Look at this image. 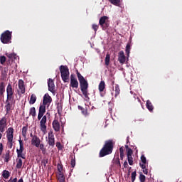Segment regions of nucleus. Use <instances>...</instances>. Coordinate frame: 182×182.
I'll return each mask as SVG.
<instances>
[{"label": "nucleus", "mask_w": 182, "mask_h": 182, "mask_svg": "<svg viewBox=\"0 0 182 182\" xmlns=\"http://www.w3.org/2000/svg\"><path fill=\"white\" fill-rule=\"evenodd\" d=\"M11 178L8 182H12V181H11Z\"/></svg>", "instance_id": "69168bd1"}, {"label": "nucleus", "mask_w": 182, "mask_h": 182, "mask_svg": "<svg viewBox=\"0 0 182 182\" xmlns=\"http://www.w3.org/2000/svg\"><path fill=\"white\" fill-rule=\"evenodd\" d=\"M142 169H143L144 174H148L149 171L147 169H146V168H142Z\"/></svg>", "instance_id": "5fc2aeb1"}, {"label": "nucleus", "mask_w": 182, "mask_h": 182, "mask_svg": "<svg viewBox=\"0 0 182 182\" xmlns=\"http://www.w3.org/2000/svg\"><path fill=\"white\" fill-rule=\"evenodd\" d=\"M0 41L4 45L12 43V31L6 30L4 33H2L0 37Z\"/></svg>", "instance_id": "20e7f679"}, {"label": "nucleus", "mask_w": 182, "mask_h": 182, "mask_svg": "<svg viewBox=\"0 0 182 182\" xmlns=\"http://www.w3.org/2000/svg\"><path fill=\"white\" fill-rule=\"evenodd\" d=\"M130 49H132V48H131L130 43H128L127 44L126 49H125V52H126L127 56H129V55H130Z\"/></svg>", "instance_id": "473e14b6"}, {"label": "nucleus", "mask_w": 182, "mask_h": 182, "mask_svg": "<svg viewBox=\"0 0 182 182\" xmlns=\"http://www.w3.org/2000/svg\"><path fill=\"white\" fill-rule=\"evenodd\" d=\"M18 141L20 148L19 149H16L17 157L18 159H23L25 160V159H26V155L23 154V150H25V148L23 147V141H22L21 139H19Z\"/></svg>", "instance_id": "0eeeda50"}, {"label": "nucleus", "mask_w": 182, "mask_h": 182, "mask_svg": "<svg viewBox=\"0 0 182 182\" xmlns=\"http://www.w3.org/2000/svg\"><path fill=\"white\" fill-rule=\"evenodd\" d=\"M7 146L9 149H12L14 146V139H7Z\"/></svg>", "instance_id": "e433bc0d"}, {"label": "nucleus", "mask_w": 182, "mask_h": 182, "mask_svg": "<svg viewBox=\"0 0 182 182\" xmlns=\"http://www.w3.org/2000/svg\"><path fill=\"white\" fill-rule=\"evenodd\" d=\"M5 62H6V57H5L4 55H2L0 57V63L1 65H4V63H5Z\"/></svg>", "instance_id": "a19ab883"}, {"label": "nucleus", "mask_w": 182, "mask_h": 182, "mask_svg": "<svg viewBox=\"0 0 182 182\" xmlns=\"http://www.w3.org/2000/svg\"><path fill=\"white\" fill-rule=\"evenodd\" d=\"M118 61L121 65H123L126 62V55H124V52L123 50H121L119 53Z\"/></svg>", "instance_id": "4468645a"}, {"label": "nucleus", "mask_w": 182, "mask_h": 182, "mask_svg": "<svg viewBox=\"0 0 182 182\" xmlns=\"http://www.w3.org/2000/svg\"><path fill=\"white\" fill-rule=\"evenodd\" d=\"M48 159H44V160H43V161H41V164H42V166H43L44 167H46V164H48Z\"/></svg>", "instance_id": "09e8293b"}, {"label": "nucleus", "mask_w": 182, "mask_h": 182, "mask_svg": "<svg viewBox=\"0 0 182 182\" xmlns=\"http://www.w3.org/2000/svg\"><path fill=\"white\" fill-rule=\"evenodd\" d=\"M2 79H6V76H8V70L4 68V70L1 72Z\"/></svg>", "instance_id": "72a5a7b5"}, {"label": "nucleus", "mask_w": 182, "mask_h": 182, "mask_svg": "<svg viewBox=\"0 0 182 182\" xmlns=\"http://www.w3.org/2000/svg\"><path fill=\"white\" fill-rule=\"evenodd\" d=\"M36 99H37L36 95L35 94H32L30 97L29 104L35 105V103L36 102Z\"/></svg>", "instance_id": "b1692460"}, {"label": "nucleus", "mask_w": 182, "mask_h": 182, "mask_svg": "<svg viewBox=\"0 0 182 182\" xmlns=\"http://www.w3.org/2000/svg\"><path fill=\"white\" fill-rule=\"evenodd\" d=\"M16 168H22V164H23V162H22V159H16Z\"/></svg>", "instance_id": "2f4dec72"}, {"label": "nucleus", "mask_w": 182, "mask_h": 182, "mask_svg": "<svg viewBox=\"0 0 182 182\" xmlns=\"http://www.w3.org/2000/svg\"><path fill=\"white\" fill-rule=\"evenodd\" d=\"M127 160H128L129 166H133V157L127 156Z\"/></svg>", "instance_id": "c03bdc74"}, {"label": "nucleus", "mask_w": 182, "mask_h": 182, "mask_svg": "<svg viewBox=\"0 0 182 182\" xmlns=\"http://www.w3.org/2000/svg\"><path fill=\"white\" fill-rule=\"evenodd\" d=\"M48 86L49 92H51V93H55V82L51 78H49L48 81Z\"/></svg>", "instance_id": "ddd939ff"}, {"label": "nucleus", "mask_w": 182, "mask_h": 182, "mask_svg": "<svg viewBox=\"0 0 182 182\" xmlns=\"http://www.w3.org/2000/svg\"><path fill=\"white\" fill-rule=\"evenodd\" d=\"M60 72L63 82L66 83L69 80V68L66 65H61L60 67Z\"/></svg>", "instance_id": "39448f33"}, {"label": "nucleus", "mask_w": 182, "mask_h": 182, "mask_svg": "<svg viewBox=\"0 0 182 182\" xmlns=\"http://www.w3.org/2000/svg\"><path fill=\"white\" fill-rule=\"evenodd\" d=\"M57 168L59 171V173H62V170H63V166L60 164H58L57 166Z\"/></svg>", "instance_id": "a18cd8bd"}, {"label": "nucleus", "mask_w": 182, "mask_h": 182, "mask_svg": "<svg viewBox=\"0 0 182 182\" xmlns=\"http://www.w3.org/2000/svg\"><path fill=\"white\" fill-rule=\"evenodd\" d=\"M50 103H52V97L48 93L45 94L43 99V105L46 106V105H50Z\"/></svg>", "instance_id": "9b49d317"}, {"label": "nucleus", "mask_w": 182, "mask_h": 182, "mask_svg": "<svg viewBox=\"0 0 182 182\" xmlns=\"http://www.w3.org/2000/svg\"><path fill=\"white\" fill-rule=\"evenodd\" d=\"M31 144H33V146H36V147H39L41 144V139H39L38 136L34 135L31 139Z\"/></svg>", "instance_id": "dca6fc26"}, {"label": "nucleus", "mask_w": 182, "mask_h": 182, "mask_svg": "<svg viewBox=\"0 0 182 182\" xmlns=\"http://www.w3.org/2000/svg\"><path fill=\"white\" fill-rule=\"evenodd\" d=\"M7 99H14V90L12 85L9 84L6 87Z\"/></svg>", "instance_id": "f8f14e48"}, {"label": "nucleus", "mask_w": 182, "mask_h": 182, "mask_svg": "<svg viewBox=\"0 0 182 182\" xmlns=\"http://www.w3.org/2000/svg\"><path fill=\"white\" fill-rule=\"evenodd\" d=\"M9 176H10V173H9V171H7V170L3 171L2 177H4V178H5L6 180V179L9 178Z\"/></svg>", "instance_id": "c85d7f7f"}, {"label": "nucleus", "mask_w": 182, "mask_h": 182, "mask_svg": "<svg viewBox=\"0 0 182 182\" xmlns=\"http://www.w3.org/2000/svg\"><path fill=\"white\" fill-rule=\"evenodd\" d=\"M2 151H4V144H2V143H0V156L2 155Z\"/></svg>", "instance_id": "3c124183"}, {"label": "nucleus", "mask_w": 182, "mask_h": 182, "mask_svg": "<svg viewBox=\"0 0 182 182\" xmlns=\"http://www.w3.org/2000/svg\"><path fill=\"white\" fill-rule=\"evenodd\" d=\"M18 182H23V178H20L18 181Z\"/></svg>", "instance_id": "680f3d73"}, {"label": "nucleus", "mask_w": 182, "mask_h": 182, "mask_svg": "<svg viewBox=\"0 0 182 182\" xmlns=\"http://www.w3.org/2000/svg\"><path fill=\"white\" fill-rule=\"evenodd\" d=\"M5 92V83L4 82H1L0 83V95H4Z\"/></svg>", "instance_id": "cd10ccee"}, {"label": "nucleus", "mask_w": 182, "mask_h": 182, "mask_svg": "<svg viewBox=\"0 0 182 182\" xmlns=\"http://www.w3.org/2000/svg\"><path fill=\"white\" fill-rule=\"evenodd\" d=\"M70 87H73V89H77L79 87V82H77V79L75 77L73 74L70 75Z\"/></svg>", "instance_id": "6e6552de"}, {"label": "nucleus", "mask_w": 182, "mask_h": 182, "mask_svg": "<svg viewBox=\"0 0 182 182\" xmlns=\"http://www.w3.org/2000/svg\"><path fill=\"white\" fill-rule=\"evenodd\" d=\"M119 153L120 154H124V148L123 146H121L119 148Z\"/></svg>", "instance_id": "603ef678"}, {"label": "nucleus", "mask_w": 182, "mask_h": 182, "mask_svg": "<svg viewBox=\"0 0 182 182\" xmlns=\"http://www.w3.org/2000/svg\"><path fill=\"white\" fill-rule=\"evenodd\" d=\"M7 123H6V117H3L1 119H0V132L1 133H4V132H5V128L7 126Z\"/></svg>", "instance_id": "9d476101"}, {"label": "nucleus", "mask_w": 182, "mask_h": 182, "mask_svg": "<svg viewBox=\"0 0 182 182\" xmlns=\"http://www.w3.org/2000/svg\"><path fill=\"white\" fill-rule=\"evenodd\" d=\"M112 5H115V6H119L120 5V0H109Z\"/></svg>", "instance_id": "c9c22d12"}, {"label": "nucleus", "mask_w": 182, "mask_h": 182, "mask_svg": "<svg viewBox=\"0 0 182 182\" xmlns=\"http://www.w3.org/2000/svg\"><path fill=\"white\" fill-rule=\"evenodd\" d=\"M129 141V136L127 137V142Z\"/></svg>", "instance_id": "338daca9"}, {"label": "nucleus", "mask_w": 182, "mask_h": 182, "mask_svg": "<svg viewBox=\"0 0 182 182\" xmlns=\"http://www.w3.org/2000/svg\"><path fill=\"white\" fill-rule=\"evenodd\" d=\"M99 91L100 92V93H102V92H103V90H105V87H106V84L105 83V81H101L99 84Z\"/></svg>", "instance_id": "4be33fe9"}, {"label": "nucleus", "mask_w": 182, "mask_h": 182, "mask_svg": "<svg viewBox=\"0 0 182 182\" xmlns=\"http://www.w3.org/2000/svg\"><path fill=\"white\" fill-rule=\"evenodd\" d=\"M48 144L51 147H55V135L53 132H48Z\"/></svg>", "instance_id": "1a4fd4ad"}, {"label": "nucleus", "mask_w": 182, "mask_h": 182, "mask_svg": "<svg viewBox=\"0 0 182 182\" xmlns=\"http://www.w3.org/2000/svg\"><path fill=\"white\" fill-rule=\"evenodd\" d=\"M92 28L93 29V31H95V32H97V29H99V25L92 24Z\"/></svg>", "instance_id": "49530a36"}, {"label": "nucleus", "mask_w": 182, "mask_h": 182, "mask_svg": "<svg viewBox=\"0 0 182 182\" xmlns=\"http://www.w3.org/2000/svg\"><path fill=\"white\" fill-rule=\"evenodd\" d=\"M120 95V87L119 85H115V97H117Z\"/></svg>", "instance_id": "c756f323"}, {"label": "nucleus", "mask_w": 182, "mask_h": 182, "mask_svg": "<svg viewBox=\"0 0 182 182\" xmlns=\"http://www.w3.org/2000/svg\"><path fill=\"white\" fill-rule=\"evenodd\" d=\"M113 147H114V144L113 140H107L105 141L103 147L100 151L99 157H105L112 154L113 153Z\"/></svg>", "instance_id": "7ed1b4c3"}, {"label": "nucleus", "mask_w": 182, "mask_h": 182, "mask_svg": "<svg viewBox=\"0 0 182 182\" xmlns=\"http://www.w3.org/2000/svg\"><path fill=\"white\" fill-rule=\"evenodd\" d=\"M71 167L75 168V166H76V160H75V158L72 157L71 158V161H70Z\"/></svg>", "instance_id": "37998d69"}, {"label": "nucleus", "mask_w": 182, "mask_h": 182, "mask_svg": "<svg viewBox=\"0 0 182 182\" xmlns=\"http://www.w3.org/2000/svg\"><path fill=\"white\" fill-rule=\"evenodd\" d=\"M2 139V133L0 132V140Z\"/></svg>", "instance_id": "e2e57ef3"}, {"label": "nucleus", "mask_w": 182, "mask_h": 182, "mask_svg": "<svg viewBox=\"0 0 182 182\" xmlns=\"http://www.w3.org/2000/svg\"><path fill=\"white\" fill-rule=\"evenodd\" d=\"M109 63H110V54H107L105 58L106 66H109Z\"/></svg>", "instance_id": "4c0bfd02"}, {"label": "nucleus", "mask_w": 182, "mask_h": 182, "mask_svg": "<svg viewBox=\"0 0 182 182\" xmlns=\"http://www.w3.org/2000/svg\"><path fill=\"white\" fill-rule=\"evenodd\" d=\"M11 182H18V178H14L11 181Z\"/></svg>", "instance_id": "13d9d810"}, {"label": "nucleus", "mask_w": 182, "mask_h": 182, "mask_svg": "<svg viewBox=\"0 0 182 182\" xmlns=\"http://www.w3.org/2000/svg\"><path fill=\"white\" fill-rule=\"evenodd\" d=\"M14 54H9V59H11V58H14Z\"/></svg>", "instance_id": "4d7b16f0"}, {"label": "nucleus", "mask_w": 182, "mask_h": 182, "mask_svg": "<svg viewBox=\"0 0 182 182\" xmlns=\"http://www.w3.org/2000/svg\"><path fill=\"white\" fill-rule=\"evenodd\" d=\"M52 124L53 128L55 132H60V124L59 123V121H58V119H54Z\"/></svg>", "instance_id": "a211bd4d"}, {"label": "nucleus", "mask_w": 182, "mask_h": 182, "mask_svg": "<svg viewBox=\"0 0 182 182\" xmlns=\"http://www.w3.org/2000/svg\"><path fill=\"white\" fill-rule=\"evenodd\" d=\"M124 167L125 168H127V167H129V164L126 161L124 162Z\"/></svg>", "instance_id": "864d4df0"}, {"label": "nucleus", "mask_w": 182, "mask_h": 182, "mask_svg": "<svg viewBox=\"0 0 182 182\" xmlns=\"http://www.w3.org/2000/svg\"><path fill=\"white\" fill-rule=\"evenodd\" d=\"M118 164H119V166H120V161H118Z\"/></svg>", "instance_id": "0e129e2a"}, {"label": "nucleus", "mask_w": 182, "mask_h": 182, "mask_svg": "<svg viewBox=\"0 0 182 182\" xmlns=\"http://www.w3.org/2000/svg\"><path fill=\"white\" fill-rule=\"evenodd\" d=\"M9 159H11V154H9V151H8L5 154L4 161L8 163V161H9Z\"/></svg>", "instance_id": "58836bf2"}, {"label": "nucleus", "mask_w": 182, "mask_h": 182, "mask_svg": "<svg viewBox=\"0 0 182 182\" xmlns=\"http://www.w3.org/2000/svg\"><path fill=\"white\" fill-rule=\"evenodd\" d=\"M10 100H12V99H8L6 100V114H9V112H11V109H12V103L10 102Z\"/></svg>", "instance_id": "2eb2a0df"}, {"label": "nucleus", "mask_w": 182, "mask_h": 182, "mask_svg": "<svg viewBox=\"0 0 182 182\" xmlns=\"http://www.w3.org/2000/svg\"><path fill=\"white\" fill-rule=\"evenodd\" d=\"M146 109L149 110V112H153L154 107H153V104H151V102L150 100L146 101Z\"/></svg>", "instance_id": "393cba45"}, {"label": "nucleus", "mask_w": 182, "mask_h": 182, "mask_svg": "<svg viewBox=\"0 0 182 182\" xmlns=\"http://www.w3.org/2000/svg\"><path fill=\"white\" fill-rule=\"evenodd\" d=\"M56 147L58 150H62V144L60 142H56Z\"/></svg>", "instance_id": "8fccbe9b"}, {"label": "nucleus", "mask_w": 182, "mask_h": 182, "mask_svg": "<svg viewBox=\"0 0 182 182\" xmlns=\"http://www.w3.org/2000/svg\"><path fill=\"white\" fill-rule=\"evenodd\" d=\"M125 149H126V150L127 151V150H129V149H130V148H129V145H125Z\"/></svg>", "instance_id": "bf43d9fd"}, {"label": "nucleus", "mask_w": 182, "mask_h": 182, "mask_svg": "<svg viewBox=\"0 0 182 182\" xmlns=\"http://www.w3.org/2000/svg\"><path fill=\"white\" fill-rule=\"evenodd\" d=\"M18 89L21 90V95L25 94V82L22 80H18Z\"/></svg>", "instance_id": "6ab92c4d"}, {"label": "nucleus", "mask_w": 182, "mask_h": 182, "mask_svg": "<svg viewBox=\"0 0 182 182\" xmlns=\"http://www.w3.org/2000/svg\"><path fill=\"white\" fill-rule=\"evenodd\" d=\"M99 25L101 26L102 31H106L110 26L109 17L106 16H102L99 20Z\"/></svg>", "instance_id": "423d86ee"}, {"label": "nucleus", "mask_w": 182, "mask_h": 182, "mask_svg": "<svg viewBox=\"0 0 182 182\" xmlns=\"http://www.w3.org/2000/svg\"><path fill=\"white\" fill-rule=\"evenodd\" d=\"M40 150L42 151V154H46V148L43 144H40L39 146Z\"/></svg>", "instance_id": "7c9ffc66"}, {"label": "nucleus", "mask_w": 182, "mask_h": 182, "mask_svg": "<svg viewBox=\"0 0 182 182\" xmlns=\"http://www.w3.org/2000/svg\"><path fill=\"white\" fill-rule=\"evenodd\" d=\"M56 109H57L58 114H59V116H62V110H63L62 104L58 103Z\"/></svg>", "instance_id": "5701e85b"}, {"label": "nucleus", "mask_w": 182, "mask_h": 182, "mask_svg": "<svg viewBox=\"0 0 182 182\" xmlns=\"http://www.w3.org/2000/svg\"><path fill=\"white\" fill-rule=\"evenodd\" d=\"M57 178L58 180V182H66V180L65 179V176H63V173H58Z\"/></svg>", "instance_id": "bb28decb"}, {"label": "nucleus", "mask_w": 182, "mask_h": 182, "mask_svg": "<svg viewBox=\"0 0 182 182\" xmlns=\"http://www.w3.org/2000/svg\"><path fill=\"white\" fill-rule=\"evenodd\" d=\"M136 176H137V173H136V171H134V172L132 173L131 178H132V182H134V181L136 180Z\"/></svg>", "instance_id": "ea45409f"}, {"label": "nucleus", "mask_w": 182, "mask_h": 182, "mask_svg": "<svg viewBox=\"0 0 182 182\" xmlns=\"http://www.w3.org/2000/svg\"><path fill=\"white\" fill-rule=\"evenodd\" d=\"M30 136H31V137H32V139H33V137H35V135H33V134H32V133L30 134Z\"/></svg>", "instance_id": "052dcab7"}, {"label": "nucleus", "mask_w": 182, "mask_h": 182, "mask_svg": "<svg viewBox=\"0 0 182 182\" xmlns=\"http://www.w3.org/2000/svg\"><path fill=\"white\" fill-rule=\"evenodd\" d=\"M123 157H124V154H120L121 160H123Z\"/></svg>", "instance_id": "6e6d98bb"}, {"label": "nucleus", "mask_w": 182, "mask_h": 182, "mask_svg": "<svg viewBox=\"0 0 182 182\" xmlns=\"http://www.w3.org/2000/svg\"><path fill=\"white\" fill-rule=\"evenodd\" d=\"M127 151V157H131L132 154H133V150H132V149H129Z\"/></svg>", "instance_id": "de8ad7c7"}, {"label": "nucleus", "mask_w": 182, "mask_h": 182, "mask_svg": "<svg viewBox=\"0 0 182 182\" xmlns=\"http://www.w3.org/2000/svg\"><path fill=\"white\" fill-rule=\"evenodd\" d=\"M78 110H81V113L85 117H87L88 116H90V113L89 112H87V108H83V107L78 105Z\"/></svg>", "instance_id": "aec40b11"}, {"label": "nucleus", "mask_w": 182, "mask_h": 182, "mask_svg": "<svg viewBox=\"0 0 182 182\" xmlns=\"http://www.w3.org/2000/svg\"><path fill=\"white\" fill-rule=\"evenodd\" d=\"M139 180H140V182H145L146 181V176H144L143 173H140Z\"/></svg>", "instance_id": "79ce46f5"}, {"label": "nucleus", "mask_w": 182, "mask_h": 182, "mask_svg": "<svg viewBox=\"0 0 182 182\" xmlns=\"http://www.w3.org/2000/svg\"><path fill=\"white\" fill-rule=\"evenodd\" d=\"M76 73L77 77L80 82V90L85 99L89 100V99H90L89 97V91L87 90L89 89V83L87 82V80L85 79V77H83L82 75L79 73V70H76Z\"/></svg>", "instance_id": "f03ea898"}, {"label": "nucleus", "mask_w": 182, "mask_h": 182, "mask_svg": "<svg viewBox=\"0 0 182 182\" xmlns=\"http://www.w3.org/2000/svg\"><path fill=\"white\" fill-rule=\"evenodd\" d=\"M29 114L30 116H32V117H36V109L35 107H33L30 109Z\"/></svg>", "instance_id": "a878e982"}, {"label": "nucleus", "mask_w": 182, "mask_h": 182, "mask_svg": "<svg viewBox=\"0 0 182 182\" xmlns=\"http://www.w3.org/2000/svg\"><path fill=\"white\" fill-rule=\"evenodd\" d=\"M28 133V127H23L22 128V136L26 137V134Z\"/></svg>", "instance_id": "f704fd0d"}, {"label": "nucleus", "mask_w": 182, "mask_h": 182, "mask_svg": "<svg viewBox=\"0 0 182 182\" xmlns=\"http://www.w3.org/2000/svg\"><path fill=\"white\" fill-rule=\"evenodd\" d=\"M6 133L7 140L14 139V129L12 127L8 128Z\"/></svg>", "instance_id": "f3484780"}, {"label": "nucleus", "mask_w": 182, "mask_h": 182, "mask_svg": "<svg viewBox=\"0 0 182 182\" xmlns=\"http://www.w3.org/2000/svg\"><path fill=\"white\" fill-rule=\"evenodd\" d=\"M141 161L142 163L139 164L141 168H146V163H147V159L144 155L141 156Z\"/></svg>", "instance_id": "412c9836"}, {"label": "nucleus", "mask_w": 182, "mask_h": 182, "mask_svg": "<svg viewBox=\"0 0 182 182\" xmlns=\"http://www.w3.org/2000/svg\"><path fill=\"white\" fill-rule=\"evenodd\" d=\"M46 113V105H43V104L40 105L38 109V120L40 121V130L44 134H46V129L48 127L46 126V123L48 122V117L44 115Z\"/></svg>", "instance_id": "f257e3e1"}]
</instances>
